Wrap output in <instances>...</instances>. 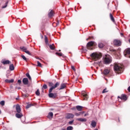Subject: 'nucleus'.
Returning <instances> with one entry per match:
<instances>
[{"label":"nucleus","instance_id":"4c0bfd02","mask_svg":"<svg viewBox=\"0 0 130 130\" xmlns=\"http://www.w3.org/2000/svg\"><path fill=\"white\" fill-rule=\"evenodd\" d=\"M21 57L23 58V59H24V60L27 61V58H26L24 55H21Z\"/></svg>","mask_w":130,"mask_h":130},{"label":"nucleus","instance_id":"6ab92c4d","mask_svg":"<svg viewBox=\"0 0 130 130\" xmlns=\"http://www.w3.org/2000/svg\"><path fill=\"white\" fill-rule=\"evenodd\" d=\"M66 87H67V84H66V83H62L60 85V87L59 89V90H62V89H64V88H66Z\"/></svg>","mask_w":130,"mask_h":130},{"label":"nucleus","instance_id":"9d476101","mask_svg":"<svg viewBox=\"0 0 130 130\" xmlns=\"http://www.w3.org/2000/svg\"><path fill=\"white\" fill-rule=\"evenodd\" d=\"M1 62L2 63H3V64H4V65L10 64V63H11V61L9 60H2Z\"/></svg>","mask_w":130,"mask_h":130},{"label":"nucleus","instance_id":"473e14b6","mask_svg":"<svg viewBox=\"0 0 130 130\" xmlns=\"http://www.w3.org/2000/svg\"><path fill=\"white\" fill-rule=\"evenodd\" d=\"M47 88H48L47 85L46 84H44L42 87V89L45 90V89H47Z\"/></svg>","mask_w":130,"mask_h":130},{"label":"nucleus","instance_id":"2eb2a0df","mask_svg":"<svg viewBox=\"0 0 130 130\" xmlns=\"http://www.w3.org/2000/svg\"><path fill=\"white\" fill-rule=\"evenodd\" d=\"M47 118H49V119H51L52 117H53V113L52 112H51L49 113L48 115L47 116Z\"/></svg>","mask_w":130,"mask_h":130},{"label":"nucleus","instance_id":"f03ea898","mask_svg":"<svg viewBox=\"0 0 130 130\" xmlns=\"http://www.w3.org/2000/svg\"><path fill=\"white\" fill-rule=\"evenodd\" d=\"M114 71L116 74H121L123 72V68L121 67L120 64L115 63L114 64Z\"/></svg>","mask_w":130,"mask_h":130},{"label":"nucleus","instance_id":"2f4dec72","mask_svg":"<svg viewBox=\"0 0 130 130\" xmlns=\"http://www.w3.org/2000/svg\"><path fill=\"white\" fill-rule=\"evenodd\" d=\"M37 67H39L40 68H42V64H41V63H40V62L39 61H37Z\"/></svg>","mask_w":130,"mask_h":130},{"label":"nucleus","instance_id":"37998d69","mask_svg":"<svg viewBox=\"0 0 130 130\" xmlns=\"http://www.w3.org/2000/svg\"><path fill=\"white\" fill-rule=\"evenodd\" d=\"M72 123H74V120H72L69 122V124H72Z\"/></svg>","mask_w":130,"mask_h":130},{"label":"nucleus","instance_id":"79ce46f5","mask_svg":"<svg viewBox=\"0 0 130 130\" xmlns=\"http://www.w3.org/2000/svg\"><path fill=\"white\" fill-rule=\"evenodd\" d=\"M71 69H72L73 70V71H74V72H76V68H75V67L73 66H71Z\"/></svg>","mask_w":130,"mask_h":130},{"label":"nucleus","instance_id":"6e6d98bb","mask_svg":"<svg viewBox=\"0 0 130 130\" xmlns=\"http://www.w3.org/2000/svg\"><path fill=\"white\" fill-rule=\"evenodd\" d=\"M1 113H2V111L0 110V114H1Z\"/></svg>","mask_w":130,"mask_h":130},{"label":"nucleus","instance_id":"f704fd0d","mask_svg":"<svg viewBox=\"0 0 130 130\" xmlns=\"http://www.w3.org/2000/svg\"><path fill=\"white\" fill-rule=\"evenodd\" d=\"M36 94L37 96H39L40 95V92L39 91V89H38L37 91L36 92Z\"/></svg>","mask_w":130,"mask_h":130},{"label":"nucleus","instance_id":"a19ab883","mask_svg":"<svg viewBox=\"0 0 130 130\" xmlns=\"http://www.w3.org/2000/svg\"><path fill=\"white\" fill-rule=\"evenodd\" d=\"M107 92H108V91H107V89L105 88V89H104L103 90L102 93H107Z\"/></svg>","mask_w":130,"mask_h":130},{"label":"nucleus","instance_id":"5fc2aeb1","mask_svg":"<svg viewBox=\"0 0 130 130\" xmlns=\"http://www.w3.org/2000/svg\"><path fill=\"white\" fill-rule=\"evenodd\" d=\"M18 90H20V89H21V87H18Z\"/></svg>","mask_w":130,"mask_h":130},{"label":"nucleus","instance_id":"4be33fe9","mask_svg":"<svg viewBox=\"0 0 130 130\" xmlns=\"http://www.w3.org/2000/svg\"><path fill=\"white\" fill-rule=\"evenodd\" d=\"M83 108V107L82 106H76V109L78 111H82Z\"/></svg>","mask_w":130,"mask_h":130},{"label":"nucleus","instance_id":"6e6552de","mask_svg":"<svg viewBox=\"0 0 130 130\" xmlns=\"http://www.w3.org/2000/svg\"><path fill=\"white\" fill-rule=\"evenodd\" d=\"M113 43L116 46H120L121 45V42L119 40H114Z\"/></svg>","mask_w":130,"mask_h":130},{"label":"nucleus","instance_id":"c756f323","mask_svg":"<svg viewBox=\"0 0 130 130\" xmlns=\"http://www.w3.org/2000/svg\"><path fill=\"white\" fill-rule=\"evenodd\" d=\"M45 41L46 44H48V38L47 37H46V36H45Z\"/></svg>","mask_w":130,"mask_h":130},{"label":"nucleus","instance_id":"412c9836","mask_svg":"<svg viewBox=\"0 0 130 130\" xmlns=\"http://www.w3.org/2000/svg\"><path fill=\"white\" fill-rule=\"evenodd\" d=\"M82 96L83 97V100H88V98H89V96H88V94L83 93Z\"/></svg>","mask_w":130,"mask_h":130},{"label":"nucleus","instance_id":"13d9d810","mask_svg":"<svg viewBox=\"0 0 130 130\" xmlns=\"http://www.w3.org/2000/svg\"><path fill=\"white\" fill-rule=\"evenodd\" d=\"M59 51H60V50H59Z\"/></svg>","mask_w":130,"mask_h":130},{"label":"nucleus","instance_id":"a211bd4d","mask_svg":"<svg viewBox=\"0 0 130 130\" xmlns=\"http://www.w3.org/2000/svg\"><path fill=\"white\" fill-rule=\"evenodd\" d=\"M109 73H110V71L108 69H105L103 72V74L105 76H107Z\"/></svg>","mask_w":130,"mask_h":130},{"label":"nucleus","instance_id":"ea45409f","mask_svg":"<svg viewBox=\"0 0 130 130\" xmlns=\"http://www.w3.org/2000/svg\"><path fill=\"white\" fill-rule=\"evenodd\" d=\"M0 104L1 105H2V106H5V101H2L0 102Z\"/></svg>","mask_w":130,"mask_h":130},{"label":"nucleus","instance_id":"39448f33","mask_svg":"<svg viewBox=\"0 0 130 130\" xmlns=\"http://www.w3.org/2000/svg\"><path fill=\"white\" fill-rule=\"evenodd\" d=\"M93 46H94V42H89L86 45V48L89 50H93Z\"/></svg>","mask_w":130,"mask_h":130},{"label":"nucleus","instance_id":"393cba45","mask_svg":"<svg viewBox=\"0 0 130 130\" xmlns=\"http://www.w3.org/2000/svg\"><path fill=\"white\" fill-rule=\"evenodd\" d=\"M5 83H14V79H11V80H9V79H6L5 80Z\"/></svg>","mask_w":130,"mask_h":130},{"label":"nucleus","instance_id":"7c9ffc66","mask_svg":"<svg viewBox=\"0 0 130 130\" xmlns=\"http://www.w3.org/2000/svg\"><path fill=\"white\" fill-rule=\"evenodd\" d=\"M32 106H33V104H28L26 106V109H28V108H30Z\"/></svg>","mask_w":130,"mask_h":130},{"label":"nucleus","instance_id":"f3484780","mask_svg":"<svg viewBox=\"0 0 130 130\" xmlns=\"http://www.w3.org/2000/svg\"><path fill=\"white\" fill-rule=\"evenodd\" d=\"M77 120H78V121H81V122H86V121H87V119L80 118L77 119Z\"/></svg>","mask_w":130,"mask_h":130},{"label":"nucleus","instance_id":"e433bc0d","mask_svg":"<svg viewBox=\"0 0 130 130\" xmlns=\"http://www.w3.org/2000/svg\"><path fill=\"white\" fill-rule=\"evenodd\" d=\"M24 52L27 53V54H28V55H32V54H31V53H30V52L27 50H26Z\"/></svg>","mask_w":130,"mask_h":130},{"label":"nucleus","instance_id":"a878e982","mask_svg":"<svg viewBox=\"0 0 130 130\" xmlns=\"http://www.w3.org/2000/svg\"><path fill=\"white\" fill-rule=\"evenodd\" d=\"M25 76H26V77L28 78L29 81H32V78H31V76H30V74H29V73H27Z\"/></svg>","mask_w":130,"mask_h":130},{"label":"nucleus","instance_id":"de8ad7c7","mask_svg":"<svg viewBox=\"0 0 130 130\" xmlns=\"http://www.w3.org/2000/svg\"><path fill=\"white\" fill-rule=\"evenodd\" d=\"M75 115L76 116H80V114L78 113H76L75 114Z\"/></svg>","mask_w":130,"mask_h":130},{"label":"nucleus","instance_id":"9b49d317","mask_svg":"<svg viewBox=\"0 0 130 130\" xmlns=\"http://www.w3.org/2000/svg\"><path fill=\"white\" fill-rule=\"evenodd\" d=\"M16 110L17 113H21V107L19 104H17L16 106Z\"/></svg>","mask_w":130,"mask_h":130},{"label":"nucleus","instance_id":"c03bdc74","mask_svg":"<svg viewBox=\"0 0 130 130\" xmlns=\"http://www.w3.org/2000/svg\"><path fill=\"white\" fill-rule=\"evenodd\" d=\"M110 51H112L113 52H115V53L116 52V50L113 49H111L110 50Z\"/></svg>","mask_w":130,"mask_h":130},{"label":"nucleus","instance_id":"0eeeda50","mask_svg":"<svg viewBox=\"0 0 130 130\" xmlns=\"http://www.w3.org/2000/svg\"><path fill=\"white\" fill-rule=\"evenodd\" d=\"M118 98H119V99L123 100L124 101H126L127 100V96L124 94H122L121 96H118Z\"/></svg>","mask_w":130,"mask_h":130},{"label":"nucleus","instance_id":"4d7b16f0","mask_svg":"<svg viewBox=\"0 0 130 130\" xmlns=\"http://www.w3.org/2000/svg\"><path fill=\"white\" fill-rule=\"evenodd\" d=\"M38 58V59H40L39 58Z\"/></svg>","mask_w":130,"mask_h":130},{"label":"nucleus","instance_id":"aec40b11","mask_svg":"<svg viewBox=\"0 0 130 130\" xmlns=\"http://www.w3.org/2000/svg\"><path fill=\"white\" fill-rule=\"evenodd\" d=\"M49 48L51 49V50H54L55 49V46L53 44L52 45H49Z\"/></svg>","mask_w":130,"mask_h":130},{"label":"nucleus","instance_id":"c85d7f7f","mask_svg":"<svg viewBox=\"0 0 130 130\" xmlns=\"http://www.w3.org/2000/svg\"><path fill=\"white\" fill-rule=\"evenodd\" d=\"M8 4H9V1H7L5 6L2 7V9H6L8 7Z\"/></svg>","mask_w":130,"mask_h":130},{"label":"nucleus","instance_id":"dca6fc26","mask_svg":"<svg viewBox=\"0 0 130 130\" xmlns=\"http://www.w3.org/2000/svg\"><path fill=\"white\" fill-rule=\"evenodd\" d=\"M15 116L17 117V118H21V117H22L23 116V114L21 113H18L15 114Z\"/></svg>","mask_w":130,"mask_h":130},{"label":"nucleus","instance_id":"603ef678","mask_svg":"<svg viewBox=\"0 0 130 130\" xmlns=\"http://www.w3.org/2000/svg\"><path fill=\"white\" fill-rule=\"evenodd\" d=\"M121 36H123V34L121 33Z\"/></svg>","mask_w":130,"mask_h":130},{"label":"nucleus","instance_id":"b1692460","mask_svg":"<svg viewBox=\"0 0 130 130\" xmlns=\"http://www.w3.org/2000/svg\"><path fill=\"white\" fill-rule=\"evenodd\" d=\"M97 125V123H96V122L94 121L93 120L92 121L91 123V125L92 127H96V125Z\"/></svg>","mask_w":130,"mask_h":130},{"label":"nucleus","instance_id":"864d4df0","mask_svg":"<svg viewBox=\"0 0 130 130\" xmlns=\"http://www.w3.org/2000/svg\"><path fill=\"white\" fill-rule=\"evenodd\" d=\"M73 110H76V108H74Z\"/></svg>","mask_w":130,"mask_h":130},{"label":"nucleus","instance_id":"4468645a","mask_svg":"<svg viewBox=\"0 0 130 130\" xmlns=\"http://www.w3.org/2000/svg\"><path fill=\"white\" fill-rule=\"evenodd\" d=\"M110 19L113 23H115V19H114L113 15H112V14L111 13H110Z\"/></svg>","mask_w":130,"mask_h":130},{"label":"nucleus","instance_id":"7ed1b4c3","mask_svg":"<svg viewBox=\"0 0 130 130\" xmlns=\"http://www.w3.org/2000/svg\"><path fill=\"white\" fill-rule=\"evenodd\" d=\"M90 56L94 60H98V59H100V58H101L102 55L98 53H92L90 55Z\"/></svg>","mask_w":130,"mask_h":130},{"label":"nucleus","instance_id":"cd10ccee","mask_svg":"<svg viewBox=\"0 0 130 130\" xmlns=\"http://www.w3.org/2000/svg\"><path fill=\"white\" fill-rule=\"evenodd\" d=\"M99 48H103L104 47V45L102 43H99Z\"/></svg>","mask_w":130,"mask_h":130},{"label":"nucleus","instance_id":"f257e3e1","mask_svg":"<svg viewBox=\"0 0 130 130\" xmlns=\"http://www.w3.org/2000/svg\"><path fill=\"white\" fill-rule=\"evenodd\" d=\"M48 86L49 87H51V88L49 90V94L48 96L49 98H52V99H55L57 97V93H52V90H54L56 88H57L58 86H59V82H56L54 85H53V83L52 82H48Z\"/></svg>","mask_w":130,"mask_h":130},{"label":"nucleus","instance_id":"ddd939ff","mask_svg":"<svg viewBox=\"0 0 130 130\" xmlns=\"http://www.w3.org/2000/svg\"><path fill=\"white\" fill-rule=\"evenodd\" d=\"M54 15V11L53 10H51L48 13L49 18H51Z\"/></svg>","mask_w":130,"mask_h":130},{"label":"nucleus","instance_id":"49530a36","mask_svg":"<svg viewBox=\"0 0 130 130\" xmlns=\"http://www.w3.org/2000/svg\"><path fill=\"white\" fill-rule=\"evenodd\" d=\"M17 82L19 85L22 83V81H21V80H18Z\"/></svg>","mask_w":130,"mask_h":130},{"label":"nucleus","instance_id":"09e8293b","mask_svg":"<svg viewBox=\"0 0 130 130\" xmlns=\"http://www.w3.org/2000/svg\"><path fill=\"white\" fill-rule=\"evenodd\" d=\"M127 91H128V92H130V86L128 87Z\"/></svg>","mask_w":130,"mask_h":130},{"label":"nucleus","instance_id":"3c124183","mask_svg":"<svg viewBox=\"0 0 130 130\" xmlns=\"http://www.w3.org/2000/svg\"><path fill=\"white\" fill-rule=\"evenodd\" d=\"M58 24H59V22H57L56 23V26H58Z\"/></svg>","mask_w":130,"mask_h":130},{"label":"nucleus","instance_id":"f8f14e48","mask_svg":"<svg viewBox=\"0 0 130 130\" xmlns=\"http://www.w3.org/2000/svg\"><path fill=\"white\" fill-rule=\"evenodd\" d=\"M22 83L24 85H28L29 84V80H28V78H24L22 80Z\"/></svg>","mask_w":130,"mask_h":130},{"label":"nucleus","instance_id":"58836bf2","mask_svg":"<svg viewBox=\"0 0 130 130\" xmlns=\"http://www.w3.org/2000/svg\"><path fill=\"white\" fill-rule=\"evenodd\" d=\"M94 39V37H89L88 38L86 39L87 41H88L89 40H93Z\"/></svg>","mask_w":130,"mask_h":130},{"label":"nucleus","instance_id":"bb28decb","mask_svg":"<svg viewBox=\"0 0 130 130\" xmlns=\"http://www.w3.org/2000/svg\"><path fill=\"white\" fill-rule=\"evenodd\" d=\"M20 49H21V50H22V51L25 52V51L27 50V48H26L25 47H20Z\"/></svg>","mask_w":130,"mask_h":130},{"label":"nucleus","instance_id":"20e7f679","mask_svg":"<svg viewBox=\"0 0 130 130\" xmlns=\"http://www.w3.org/2000/svg\"><path fill=\"white\" fill-rule=\"evenodd\" d=\"M111 61H112L111 56L109 55H106L104 58L105 63L106 64H109V63H111Z\"/></svg>","mask_w":130,"mask_h":130},{"label":"nucleus","instance_id":"1a4fd4ad","mask_svg":"<svg viewBox=\"0 0 130 130\" xmlns=\"http://www.w3.org/2000/svg\"><path fill=\"white\" fill-rule=\"evenodd\" d=\"M75 115L72 113H68L67 114L66 118L67 119H70V118H74Z\"/></svg>","mask_w":130,"mask_h":130},{"label":"nucleus","instance_id":"a18cd8bd","mask_svg":"<svg viewBox=\"0 0 130 130\" xmlns=\"http://www.w3.org/2000/svg\"><path fill=\"white\" fill-rule=\"evenodd\" d=\"M23 96L25 98H27L29 96V94H23Z\"/></svg>","mask_w":130,"mask_h":130},{"label":"nucleus","instance_id":"c9c22d12","mask_svg":"<svg viewBox=\"0 0 130 130\" xmlns=\"http://www.w3.org/2000/svg\"><path fill=\"white\" fill-rule=\"evenodd\" d=\"M74 129V127L72 126H69L67 127V130H73Z\"/></svg>","mask_w":130,"mask_h":130},{"label":"nucleus","instance_id":"8fccbe9b","mask_svg":"<svg viewBox=\"0 0 130 130\" xmlns=\"http://www.w3.org/2000/svg\"><path fill=\"white\" fill-rule=\"evenodd\" d=\"M87 115H89V114L88 113L85 114L84 116H87Z\"/></svg>","mask_w":130,"mask_h":130},{"label":"nucleus","instance_id":"423d86ee","mask_svg":"<svg viewBox=\"0 0 130 130\" xmlns=\"http://www.w3.org/2000/svg\"><path fill=\"white\" fill-rule=\"evenodd\" d=\"M124 55L126 57L130 58V48H128L124 51Z\"/></svg>","mask_w":130,"mask_h":130},{"label":"nucleus","instance_id":"5701e85b","mask_svg":"<svg viewBox=\"0 0 130 130\" xmlns=\"http://www.w3.org/2000/svg\"><path fill=\"white\" fill-rule=\"evenodd\" d=\"M9 70L10 71H14V70H15V67H14V64H11L10 65Z\"/></svg>","mask_w":130,"mask_h":130},{"label":"nucleus","instance_id":"72a5a7b5","mask_svg":"<svg viewBox=\"0 0 130 130\" xmlns=\"http://www.w3.org/2000/svg\"><path fill=\"white\" fill-rule=\"evenodd\" d=\"M55 54L56 55H58V56H62V53H61L56 52Z\"/></svg>","mask_w":130,"mask_h":130}]
</instances>
